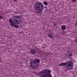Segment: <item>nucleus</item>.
<instances>
[{
	"label": "nucleus",
	"mask_w": 77,
	"mask_h": 77,
	"mask_svg": "<svg viewBox=\"0 0 77 77\" xmlns=\"http://www.w3.org/2000/svg\"><path fill=\"white\" fill-rule=\"evenodd\" d=\"M51 72V69H45L39 72L38 74L40 75V77H52Z\"/></svg>",
	"instance_id": "1"
},
{
	"label": "nucleus",
	"mask_w": 77,
	"mask_h": 77,
	"mask_svg": "<svg viewBox=\"0 0 77 77\" xmlns=\"http://www.w3.org/2000/svg\"><path fill=\"white\" fill-rule=\"evenodd\" d=\"M35 10H36V13H39L41 12L44 9H47V7H44V5L42 3L37 1L36 3L35 6Z\"/></svg>",
	"instance_id": "2"
},
{
	"label": "nucleus",
	"mask_w": 77,
	"mask_h": 77,
	"mask_svg": "<svg viewBox=\"0 0 77 77\" xmlns=\"http://www.w3.org/2000/svg\"><path fill=\"white\" fill-rule=\"evenodd\" d=\"M59 66H66V67L68 68L69 70H71L73 69V65L71 61H69L66 63H62L59 64Z\"/></svg>",
	"instance_id": "3"
},
{
	"label": "nucleus",
	"mask_w": 77,
	"mask_h": 77,
	"mask_svg": "<svg viewBox=\"0 0 77 77\" xmlns=\"http://www.w3.org/2000/svg\"><path fill=\"white\" fill-rule=\"evenodd\" d=\"M40 63V59H35L33 61H31L30 62V65L31 66H33L32 68L35 69H36L37 67L39 66V63Z\"/></svg>",
	"instance_id": "4"
},
{
	"label": "nucleus",
	"mask_w": 77,
	"mask_h": 77,
	"mask_svg": "<svg viewBox=\"0 0 77 77\" xmlns=\"http://www.w3.org/2000/svg\"><path fill=\"white\" fill-rule=\"evenodd\" d=\"M12 27H15L16 29H18L19 27V26L17 24H16L14 23H10Z\"/></svg>",
	"instance_id": "5"
},
{
	"label": "nucleus",
	"mask_w": 77,
	"mask_h": 77,
	"mask_svg": "<svg viewBox=\"0 0 77 77\" xmlns=\"http://www.w3.org/2000/svg\"><path fill=\"white\" fill-rule=\"evenodd\" d=\"M30 52L32 54H35L36 53V51L33 49H31Z\"/></svg>",
	"instance_id": "6"
},
{
	"label": "nucleus",
	"mask_w": 77,
	"mask_h": 77,
	"mask_svg": "<svg viewBox=\"0 0 77 77\" xmlns=\"http://www.w3.org/2000/svg\"><path fill=\"white\" fill-rule=\"evenodd\" d=\"M14 23L15 24H18V21H19V20H20V19H17L16 18H15V19H14Z\"/></svg>",
	"instance_id": "7"
},
{
	"label": "nucleus",
	"mask_w": 77,
	"mask_h": 77,
	"mask_svg": "<svg viewBox=\"0 0 77 77\" xmlns=\"http://www.w3.org/2000/svg\"><path fill=\"white\" fill-rule=\"evenodd\" d=\"M61 29L63 31H65V30L66 29V26L65 25L62 26H61Z\"/></svg>",
	"instance_id": "8"
},
{
	"label": "nucleus",
	"mask_w": 77,
	"mask_h": 77,
	"mask_svg": "<svg viewBox=\"0 0 77 77\" xmlns=\"http://www.w3.org/2000/svg\"><path fill=\"white\" fill-rule=\"evenodd\" d=\"M14 18H17L18 19H20H20H21V16L20 15H17L15 16L14 17Z\"/></svg>",
	"instance_id": "9"
},
{
	"label": "nucleus",
	"mask_w": 77,
	"mask_h": 77,
	"mask_svg": "<svg viewBox=\"0 0 77 77\" xmlns=\"http://www.w3.org/2000/svg\"><path fill=\"white\" fill-rule=\"evenodd\" d=\"M9 23H11V24H12V23H14V21H13V19H12L11 18H10L9 19Z\"/></svg>",
	"instance_id": "10"
},
{
	"label": "nucleus",
	"mask_w": 77,
	"mask_h": 77,
	"mask_svg": "<svg viewBox=\"0 0 77 77\" xmlns=\"http://www.w3.org/2000/svg\"><path fill=\"white\" fill-rule=\"evenodd\" d=\"M43 4L44 5H45V6H47V5H48V2L46 1H44L43 2Z\"/></svg>",
	"instance_id": "11"
},
{
	"label": "nucleus",
	"mask_w": 77,
	"mask_h": 77,
	"mask_svg": "<svg viewBox=\"0 0 77 77\" xmlns=\"http://www.w3.org/2000/svg\"><path fill=\"white\" fill-rule=\"evenodd\" d=\"M21 19H20L19 20V21H17L18 24H20L21 23Z\"/></svg>",
	"instance_id": "12"
},
{
	"label": "nucleus",
	"mask_w": 77,
	"mask_h": 77,
	"mask_svg": "<svg viewBox=\"0 0 77 77\" xmlns=\"http://www.w3.org/2000/svg\"><path fill=\"white\" fill-rule=\"evenodd\" d=\"M72 1L73 3H75L76 2L77 0H72Z\"/></svg>",
	"instance_id": "13"
},
{
	"label": "nucleus",
	"mask_w": 77,
	"mask_h": 77,
	"mask_svg": "<svg viewBox=\"0 0 77 77\" xmlns=\"http://www.w3.org/2000/svg\"><path fill=\"white\" fill-rule=\"evenodd\" d=\"M48 36H49V37L51 38H52L53 37V35H48Z\"/></svg>",
	"instance_id": "14"
},
{
	"label": "nucleus",
	"mask_w": 77,
	"mask_h": 77,
	"mask_svg": "<svg viewBox=\"0 0 77 77\" xmlns=\"http://www.w3.org/2000/svg\"><path fill=\"white\" fill-rule=\"evenodd\" d=\"M69 55H70V56H72V54H71V53H69Z\"/></svg>",
	"instance_id": "15"
},
{
	"label": "nucleus",
	"mask_w": 77,
	"mask_h": 77,
	"mask_svg": "<svg viewBox=\"0 0 77 77\" xmlns=\"http://www.w3.org/2000/svg\"><path fill=\"white\" fill-rule=\"evenodd\" d=\"M0 19H3V17H2L1 16H0Z\"/></svg>",
	"instance_id": "16"
},
{
	"label": "nucleus",
	"mask_w": 77,
	"mask_h": 77,
	"mask_svg": "<svg viewBox=\"0 0 77 77\" xmlns=\"http://www.w3.org/2000/svg\"><path fill=\"white\" fill-rule=\"evenodd\" d=\"M45 12H47L48 11V10H47V8H46L45 9Z\"/></svg>",
	"instance_id": "17"
},
{
	"label": "nucleus",
	"mask_w": 77,
	"mask_h": 77,
	"mask_svg": "<svg viewBox=\"0 0 77 77\" xmlns=\"http://www.w3.org/2000/svg\"><path fill=\"white\" fill-rule=\"evenodd\" d=\"M50 35H51V33H49L48 36H50Z\"/></svg>",
	"instance_id": "18"
},
{
	"label": "nucleus",
	"mask_w": 77,
	"mask_h": 77,
	"mask_svg": "<svg viewBox=\"0 0 77 77\" xmlns=\"http://www.w3.org/2000/svg\"><path fill=\"white\" fill-rule=\"evenodd\" d=\"M69 53H72V51H69Z\"/></svg>",
	"instance_id": "19"
},
{
	"label": "nucleus",
	"mask_w": 77,
	"mask_h": 77,
	"mask_svg": "<svg viewBox=\"0 0 77 77\" xmlns=\"http://www.w3.org/2000/svg\"><path fill=\"white\" fill-rule=\"evenodd\" d=\"M75 42V43H77V40H75L74 41Z\"/></svg>",
	"instance_id": "20"
},
{
	"label": "nucleus",
	"mask_w": 77,
	"mask_h": 77,
	"mask_svg": "<svg viewBox=\"0 0 77 77\" xmlns=\"http://www.w3.org/2000/svg\"><path fill=\"white\" fill-rule=\"evenodd\" d=\"M13 1H14V2H17V0H13Z\"/></svg>",
	"instance_id": "21"
},
{
	"label": "nucleus",
	"mask_w": 77,
	"mask_h": 77,
	"mask_svg": "<svg viewBox=\"0 0 77 77\" xmlns=\"http://www.w3.org/2000/svg\"><path fill=\"white\" fill-rule=\"evenodd\" d=\"M54 26H55L56 25H57V24H56V23H54Z\"/></svg>",
	"instance_id": "22"
},
{
	"label": "nucleus",
	"mask_w": 77,
	"mask_h": 77,
	"mask_svg": "<svg viewBox=\"0 0 77 77\" xmlns=\"http://www.w3.org/2000/svg\"><path fill=\"white\" fill-rule=\"evenodd\" d=\"M63 32L64 33H65V31H63Z\"/></svg>",
	"instance_id": "23"
},
{
	"label": "nucleus",
	"mask_w": 77,
	"mask_h": 77,
	"mask_svg": "<svg viewBox=\"0 0 77 77\" xmlns=\"http://www.w3.org/2000/svg\"><path fill=\"white\" fill-rule=\"evenodd\" d=\"M23 33V32H20V33Z\"/></svg>",
	"instance_id": "24"
},
{
	"label": "nucleus",
	"mask_w": 77,
	"mask_h": 77,
	"mask_svg": "<svg viewBox=\"0 0 77 77\" xmlns=\"http://www.w3.org/2000/svg\"><path fill=\"white\" fill-rule=\"evenodd\" d=\"M55 27H57V25H55Z\"/></svg>",
	"instance_id": "25"
},
{
	"label": "nucleus",
	"mask_w": 77,
	"mask_h": 77,
	"mask_svg": "<svg viewBox=\"0 0 77 77\" xmlns=\"http://www.w3.org/2000/svg\"><path fill=\"white\" fill-rule=\"evenodd\" d=\"M53 23H54V22H53Z\"/></svg>",
	"instance_id": "26"
}]
</instances>
